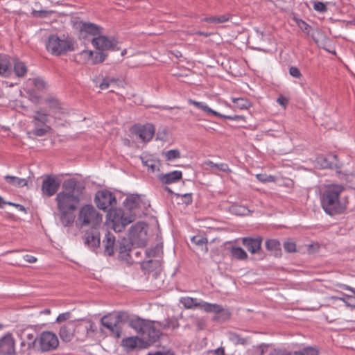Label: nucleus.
<instances>
[{
  "mask_svg": "<svg viewBox=\"0 0 355 355\" xmlns=\"http://www.w3.org/2000/svg\"><path fill=\"white\" fill-rule=\"evenodd\" d=\"M84 244L94 251L101 244L100 233L97 228L87 231L83 236Z\"/></svg>",
  "mask_w": 355,
  "mask_h": 355,
  "instance_id": "15",
  "label": "nucleus"
},
{
  "mask_svg": "<svg viewBox=\"0 0 355 355\" xmlns=\"http://www.w3.org/2000/svg\"><path fill=\"white\" fill-rule=\"evenodd\" d=\"M62 189L55 197L58 209L76 210L85 189L84 185L76 178H70L64 181Z\"/></svg>",
  "mask_w": 355,
  "mask_h": 355,
  "instance_id": "2",
  "label": "nucleus"
},
{
  "mask_svg": "<svg viewBox=\"0 0 355 355\" xmlns=\"http://www.w3.org/2000/svg\"><path fill=\"white\" fill-rule=\"evenodd\" d=\"M166 160L171 161L180 157V152L178 149L169 150L164 153Z\"/></svg>",
  "mask_w": 355,
  "mask_h": 355,
  "instance_id": "49",
  "label": "nucleus"
},
{
  "mask_svg": "<svg viewBox=\"0 0 355 355\" xmlns=\"http://www.w3.org/2000/svg\"><path fill=\"white\" fill-rule=\"evenodd\" d=\"M100 323L102 327L100 328L101 333H104L103 327L109 331L110 336L119 338L121 336L122 327L116 323V321L112 318L109 315H104L101 318Z\"/></svg>",
  "mask_w": 355,
  "mask_h": 355,
  "instance_id": "11",
  "label": "nucleus"
},
{
  "mask_svg": "<svg viewBox=\"0 0 355 355\" xmlns=\"http://www.w3.org/2000/svg\"><path fill=\"white\" fill-rule=\"evenodd\" d=\"M80 55L84 56L86 60H91L93 64L103 62L107 57V54L103 52H96L94 54L92 51L89 50L83 51Z\"/></svg>",
  "mask_w": 355,
  "mask_h": 355,
  "instance_id": "25",
  "label": "nucleus"
},
{
  "mask_svg": "<svg viewBox=\"0 0 355 355\" xmlns=\"http://www.w3.org/2000/svg\"><path fill=\"white\" fill-rule=\"evenodd\" d=\"M107 216L111 221L112 228L116 232H121L125 227L135 220V214L125 212L121 209L110 210Z\"/></svg>",
  "mask_w": 355,
  "mask_h": 355,
  "instance_id": "5",
  "label": "nucleus"
},
{
  "mask_svg": "<svg viewBox=\"0 0 355 355\" xmlns=\"http://www.w3.org/2000/svg\"><path fill=\"white\" fill-rule=\"evenodd\" d=\"M70 316H71V313L69 312L61 313L57 317L56 322H62L66 321L70 318Z\"/></svg>",
  "mask_w": 355,
  "mask_h": 355,
  "instance_id": "61",
  "label": "nucleus"
},
{
  "mask_svg": "<svg viewBox=\"0 0 355 355\" xmlns=\"http://www.w3.org/2000/svg\"><path fill=\"white\" fill-rule=\"evenodd\" d=\"M53 12L49 10H33V14L35 17L44 18L49 16Z\"/></svg>",
  "mask_w": 355,
  "mask_h": 355,
  "instance_id": "59",
  "label": "nucleus"
},
{
  "mask_svg": "<svg viewBox=\"0 0 355 355\" xmlns=\"http://www.w3.org/2000/svg\"><path fill=\"white\" fill-rule=\"evenodd\" d=\"M146 355H175V354L173 352L168 350L167 352L157 351L154 352H148Z\"/></svg>",
  "mask_w": 355,
  "mask_h": 355,
  "instance_id": "64",
  "label": "nucleus"
},
{
  "mask_svg": "<svg viewBox=\"0 0 355 355\" xmlns=\"http://www.w3.org/2000/svg\"><path fill=\"white\" fill-rule=\"evenodd\" d=\"M299 351L301 355H319L318 350L313 347H304Z\"/></svg>",
  "mask_w": 355,
  "mask_h": 355,
  "instance_id": "52",
  "label": "nucleus"
},
{
  "mask_svg": "<svg viewBox=\"0 0 355 355\" xmlns=\"http://www.w3.org/2000/svg\"><path fill=\"white\" fill-rule=\"evenodd\" d=\"M11 64L9 57L5 54H0V75L8 77L11 74Z\"/></svg>",
  "mask_w": 355,
  "mask_h": 355,
  "instance_id": "28",
  "label": "nucleus"
},
{
  "mask_svg": "<svg viewBox=\"0 0 355 355\" xmlns=\"http://www.w3.org/2000/svg\"><path fill=\"white\" fill-rule=\"evenodd\" d=\"M180 303L184 306V308L187 309H194L196 308H200L206 311H210L209 308L211 306L210 303L204 302V301H198L196 298H193L191 297H184L180 300Z\"/></svg>",
  "mask_w": 355,
  "mask_h": 355,
  "instance_id": "17",
  "label": "nucleus"
},
{
  "mask_svg": "<svg viewBox=\"0 0 355 355\" xmlns=\"http://www.w3.org/2000/svg\"><path fill=\"white\" fill-rule=\"evenodd\" d=\"M227 337L229 340L234 343L235 345H246L248 343V338H242L240 335L235 332H228Z\"/></svg>",
  "mask_w": 355,
  "mask_h": 355,
  "instance_id": "40",
  "label": "nucleus"
},
{
  "mask_svg": "<svg viewBox=\"0 0 355 355\" xmlns=\"http://www.w3.org/2000/svg\"><path fill=\"white\" fill-rule=\"evenodd\" d=\"M337 155L334 154H329L327 157H320L318 158V162L320 163L322 168H331L336 166Z\"/></svg>",
  "mask_w": 355,
  "mask_h": 355,
  "instance_id": "31",
  "label": "nucleus"
},
{
  "mask_svg": "<svg viewBox=\"0 0 355 355\" xmlns=\"http://www.w3.org/2000/svg\"><path fill=\"white\" fill-rule=\"evenodd\" d=\"M191 242L195 245L201 248V251L204 253H207L208 252L207 243L208 240L206 237L197 235L194 236L191 239Z\"/></svg>",
  "mask_w": 355,
  "mask_h": 355,
  "instance_id": "39",
  "label": "nucleus"
},
{
  "mask_svg": "<svg viewBox=\"0 0 355 355\" xmlns=\"http://www.w3.org/2000/svg\"><path fill=\"white\" fill-rule=\"evenodd\" d=\"M178 197H181L182 203L186 205H190L192 202V194L191 193H185L183 195H180L178 193L175 194Z\"/></svg>",
  "mask_w": 355,
  "mask_h": 355,
  "instance_id": "57",
  "label": "nucleus"
},
{
  "mask_svg": "<svg viewBox=\"0 0 355 355\" xmlns=\"http://www.w3.org/2000/svg\"><path fill=\"white\" fill-rule=\"evenodd\" d=\"M32 82L37 91L42 92L46 87V83L41 78H35L32 80Z\"/></svg>",
  "mask_w": 355,
  "mask_h": 355,
  "instance_id": "51",
  "label": "nucleus"
},
{
  "mask_svg": "<svg viewBox=\"0 0 355 355\" xmlns=\"http://www.w3.org/2000/svg\"><path fill=\"white\" fill-rule=\"evenodd\" d=\"M58 217L60 223L64 227H70L71 226L75 221L76 215L74 211L76 210H71V209H58Z\"/></svg>",
  "mask_w": 355,
  "mask_h": 355,
  "instance_id": "23",
  "label": "nucleus"
},
{
  "mask_svg": "<svg viewBox=\"0 0 355 355\" xmlns=\"http://www.w3.org/2000/svg\"><path fill=\"white\" fill-rule=\"evenodd\" d=\"M188 102L189 104L193 105L197 108H198L208 114H213L216 116H218L220 118H223V119H227L234 120V121H244V119H245V117L242 115L235 114V115L231 116V115L222 114L216 111L213 110L212 109H211L209 107H208L207 105H205L202 102L196 101L192 99H189Z\"/></svg>",
  "mask_w": 355,
  "mask_h": 355,
  "instance_id": "14",
  "label": "nucleus"
},
{
  "mask_svg": "<svg viewBox=\"0 0 355 355\" xmlns=\"http://www.w3.org/2000/svg\"><path fill=\"white\" fill-rule=\"evenodd\" d=\"M13 70L17 77L23 78L27 73V67L24 62L17 58H15L13 60Z\"/></svg>",
  "mask_w": 355,
  "mask_h": 355,
  "instance_id": "32",
  "label": "nucleus"
},
{
  "mask_svg": "<svg viewBox=\"0 0 355 355\" xmlns=\"http://www.w3.org/2000/svg\"><path fill=\"white\" fill-rule=\"evenodd\" d=\"M157 325L162 329H175L179 327L180 324L175 318H166L163 321H155Z\"/></svg>",
  "mask_w": 355,
  "mask_h": 355,
  "instance_id": "35",
  "label": "nucleus"
},
{
  "mask_svg": "<svg viewBox=\"0 0 355 355\" xmlns=\"http://www.w3.org/2000/svg\"><path fill=\"white\" fill-rule=\"evenodd\" d=\"M134 132L142 141H149L154 135L155 127L153 125L149 123L144 125H135L134 127Z\"/></svg>",
  "mask_w": 355,
  "mask_h": 355,
  "instance_id": "18",
  "label": "nucleus"
},
{
  "mask_svg": "<svg viewBox=\"0 0 355 355\" xmlns=\"http://www.w3.org/2000/svg\"><path fill=\"white\" fill-rule=\"evenodd\" d=\"M313 9L320 12H325L327 10V3L321 1H314Z\"/></svg>",
  "mask_w": 355,
  "mask_h": 355,
  "instance_id": "53",
  "label": "nucleus"
},
{
  "mask_svg": "<svg viewBox=\"0 0 355 355\" xmlns=\"http://www.w3.org/2000/svg\"><path fill=\"white\" fill-rule=\"evenodd\" d=\"M140 159L144 166L150 172H155L157 168V161L148 155H141Z\"/></svg>",
  "mask_w": 355,
  "mask_h": 355,
  "instance_id": "37",
  "label": "nucleus"
},
{
  "mask_svg": "<svg viewBox=\"0 0 355 355\" xmlns=\"http://www.w3.org/2000/svg\"><path fill=\"white\" fill-rule=\"evenodd\" d=\"M15 354V340L10 334L0 338V354L13 355Z\"/></svg>",
  "mask_w": 355,
  "mask_h": 355,
  "instance_id": "19",
  "label": "nucleus"
},
{
  "mask_svg": "<svg viewBox=\"0 0 355 355\" xmlns=\"http://www.w3.org/2000/svg\"><path fill=\"white\" fill-rule=\"evenodd\" d=\"M59 340L55 334L46 331L42 332L38 337L37 352H49L57 349Z\"/></svg>",
  "mask_w": 355,
  "mask_h": 355,
  "instance_id": "7",
  "label": "nucleus"
},
{
  "mask_svg": "<svg viewBox=\"0 0 355 355\" xmlns=\"http://www.w3.org/2000/svg\"><path fill=\"white\" fill-rule=\"evenodd\" d=\"M283 246L285 251H286L288 253L294 252L296 250V245L293 241H285L283 244Z\"/></svg>",
  "mask_w": 355,
  "mask_h": 355,
  "instance_id": "54",
  "label": "nucleus"
},
{
  "mask_svg": "<svg viewBox=\"0 0 355 355\" xmlns=\"http://www.w3.org/2000/svg\"><path fill=\"white\" fill-rule=\"evenodd\" d=\"M35 114L33 116V123L35 127H39L40 125H47L46 123L49 122V115L42 110L35 111Z\"/></svg>",
  "mask_w": 355,
  "mask_h": 355,
  "instance_id": "30",
  "label": "nucleus"
},
{
  "mask_svg": "<svg viewBox=\"0 0 355 355\" xmlns=\"http://www.w3.org/2000/svg\"><path fill=\"white\" fill-rule=\"evenodd\" d=\"M78 322L75 320H70L61 326L59 331V336L63 342H70L78 332Z\"/></svg>",
  "mask_w": 355,
  "mask_h": 355,
  "instance_id": "13",
  "label": "nucleus"
},
{
  "mask_svg": "<svg viewBox=\"0 0 355 355\" xmlns=\"http://www.w3.org/2000/svg\"><path fill=\"white\" fill-rule=\"evenodd\" d=\"M265 245L268 251H270L276 257L282 256L281 244L277 239H268L266 241Z\"/></svg>",
  "mask_w": 355,
  "mask_h": 355,
  "instance_id": "29",
  "label": "nucleus"
},
{
  "mask_svg": "<svg viewBox=\"0 0 355 355\" xmlns=\"http://www.w3.org/2000/svg\"><path fill=\"white\" fill-rule=\"evenodd\" d=\"M230 252L232 256L238 260H245L248 258L246 252L241 247H232Z\"/></svg>",
  "mask_w": 355,
  "mask_h": 355,
  "instance_id": "42",
  "label": "nucleus"
},
{
  "mask_svg": "<svg viewBox=\"0 0 355 355\" xmlns=\"http://www.w3.org/2000/svg\"><path fill=\"white\" fill-rule=\"evenodd\" d=\"M116 80L114 78H103L102 82L99 85V87L101 89H108L109 86L111 83H115Z\"/></svg>",
  "mask_w": 355,
  "mask_h": 355,
  "instance_id": "56",
  "label": "nucleus"
},
{
  "mask_svg": "<svg viewBox=\"0 0 355 355\" xmlns=\"http://www.w3.org/2000/svg\"><path fill=\"white\" fill-rule=\"evenodd\" d=\"M235 106L240 110L248 109L250 106V103L248 100L243 98H236L232 99Z\"/></svg>",
  "mask_w": 355,
  "mask_h": 355,
  "instance_id": "45",
  "label": "nucleus"
},
{
  "mask_svg": "<svg viewBox=\"0 0 355 355\" xmlns=\"http://www.w3.org/2000/svg\"><path fill=\"white\" fill-rule=\"evenodd\" d=\"M109 315L111 316L112 319L115 320L119 325H121L128 318V313L124 311H120L116 314H109Z\"/></svg>",
  "mask_w": 355,
  "mask_h": 355,
  "instance_id": "47",
  "label": "nucleus"
},
{
  "mask_svg": "<svg viewBox=\"0 0 355 355\" xmlns=\"http://www.w3.org/2000/svg\"><path fill=\"white\" fill-rule=\"evenodd\" d=\"M144 223H137L130 228L129 234L132 239L141 236L144 232Z\"/></svg>",
  "mask_w": 355,
  "mask_h": 355,
  "instance_id": "43",
  "label": "nucleus"
},
{
  "mask_svg": "<svg viewBox=\"0 0 355 355\" xmlns=\"http://www.w3.org/2000/svg\"><path fill=\"white\" fill-rule=\"evenodd\" d=\"M262 238L257 236L256 238L245 237L242 239V244L252 254L259 253L261 250Z\"/></svg>",
  "mask_w": 355,
  "mask_h": 355,
  "instance_id": "22",
  "label": "nucleus"
},
{
  "mask_svg": "<svg viewBox=\"0 0 355 355\" xmlns=\"http://www.w3.org/2000/svg\"><path fill=\"white\" fill-rule=\"evenodd\" d=\"M80 34L83 37H87V35L97 37L101 33V27L93 23H82L80 27Z\"/></svg>",
  "mask_w": 355,
  "mask_h": 355,
  "instance_id": "24",
  "label": "nucleus"
},
{
  "mask_svg": "<svg viewBox=\"0 0 355 355\" xmlns=\"http://www.w3.org/2000/svg\"><path fill=\"white\" fill-rule=\"evenodd\" d=\"M293 20L297 24V26L305 33L307 35L309 34V32L312 29L311 26L309 25L306 21L304 20L299 19L296 17H293Z\"/></svg>",
  "mask_w": 355,
  "mask_h": 355,
  "instance_id": "46",
  "label": "nucleus"
},
{
  "mask_svg": "<svg viewBox=\"0 0 355 355\" xmlns=\"http://www.w3.org/2000/svg\"><path fill=\"white\" fill-rule=\"evenodd\" d=\"M103 215L92 205H85L80 207L76 220L78 228L90 227L97 228L102 223Z\"/></svg>",
  "mask_w": 355,
  "mask_h": 355,
  "instance_id": "3",
  "label": "nucleus"
},
{
  "mask_svg": "<svg viewBox=\"0 0 355 355\" xmlns=\"http://www.w3.org/2000/svg\"><path fill=\"white\" fill-rule=\"evenodd\" d=\"M230 18L231 15L226 14L218 17H206L204 21L208 23L221 24L227 21Z\"/></svg>",
  "mask_w": 355,
  "mask_h": 355,
  "instance_id": "44",
  "label": "nucleus"
},
{
  "mask_svg": "<svg viewBox=\"0 0 355 355\" xmlns=\"http://www.w3.org/2000/svg\"><path fill=\"white\" fill-rule=\"evenodd\" d=\"M5 180L8 183L15 187H23L27 185V180L24 178L8 175L5 176Z\"/></svg>",
  "mask_w": 355,
  "mask_h": 355,
  "instance_id": "41",
  "label": "nucleus"
},
{
  "mask_svg": "<svg viewBox=\"0 0 355 355\" xmlns=\"http://www.w3.org/2000/svg\"><path fill=\"white\" fill-rule=\"evenodd\" d=\"M210 306L209 309L211 310L206 312L216 313L212 318L214 321L224 322L230 318V312L227 309H224L221 305L210 303Z\"/></svg>",
  "mask_w": 355,
  "mask_h": 355,
  "instance_id": "21",
  "label": "nucleus"
},
{
  "mask_svg": "<svg viewBox=\"0 0 355 355\" xmlns=\"http://www.w3.org/2000/svg\"><path fill=\"white\" fill-rule=\"evenodd\" d=\"M205 164L207 166H210L211 168H216L219 171L223 172H231V170L229 168L228 165L225 163L216 164L214 163L212 161H207Z\"/></svg>",
  "mask_w": 355,
  "mask_h": 355,
  "instance_id": "48",
  "label": "nucleus"
},
{
  "mask_svg": "<svg viewBox=\"0 0 355 355\" xmlns=\"http://www.w3.org/2000/svg\"><path fill=\"white\" fill-rule=\"evenodd\" d=\"M45 102L49 104V107L53 113H60L62 112L61 103L55 97L49 96L45 99Z\"/></svg>",
  "mask_w": 355,
  "mask_h": 355,
  "instance_id": "38",
  "label": "nucleus"
},
{
  "mask_svg": "<svg viewBox=\"0 0 355 355\" xmlns=\"http://www.w3.org/2000/svg\"><path fill=\"white\" fill-rule=\"evenodd\" d=\"M258 180H259L261 182L266 183V182H273L275 180V178L272 175H268L266 174H257L256 175Z\"/></svg>",
  "mask_w": 355,
  "mask_h": 355,
  "instance_id": "55",
  "label": "nucleus"
},
{
  "mask_svg": "<svg viewBox=\"0 0 355 355\" xmlns=\"http://www.w3.org/2000/svg\"><path fill=\"white\" fill-rule=\"evenodd\" d=\"M44 128L35 127L33 131V133L34 134V135H35L37 137H43L44 135H46V134H48L51 131V128L50 126H49V125H44Z\"/></svg>",
  "mask_w": 355,
  "mask_h": 355,
  "instance_id": "50",
  "label": "nucleus"
},
{
  "mask_svg": "<svg viewBox=\"0 0 355 355\" xmlns=\"http://www.w3.org/2000/svg\"><path fill=\"white\" fill-rule=\"evenodd\" d=\"M148 322L140 318H136L129 321V325L141 335Z\"/></svg>",
  "mask_w": 355,
  "mask_h": 355,
  "instance_id": "33",
  "label": "nucleus"
},
{
  "mask_svg": "<svg viewBox=\"0 0 355 355\" xmlns=\"http://www.w3.org/2000/svg\"><path fill=\"white\" fill-rule=\"evenodd\" d=\"M198 330L200 331L205 329L206 325V320L202 318H196L194 321Z\"/></svg>",
  "mask_w": 355,
  "mask_h": 355,
  "instance_id": "58",
  "label": "nucleus"
},
{
  "mask_svg": "<svg viewBox=\"0 0 355 355\" xmlns=\"http://www.w3.org/2000/svg\"><path fill=\"white\" fill-rule=\"evenodd\" d=\"M289 74L296 78H300L302 77V73L300 69L297 67H291L289 68Z\"/></svg>",
  "mask_w": 355,
  "mask_h": 355,
  "instance_id": "60",
  "label": "nucleus"
},
{
  "mask_svg": "<svg viewBox=\"0 0 355 355\" xmlns=\"http://www.w3.org/2000/svg\"><path fill=\"white\" fill-rule=\"evenodd\" d=\"M182 178V173L180 171H173L170 173L162 174L159 180L164 184H170L178 182Z\"/></svg>",
  "mask_w": 355,
  "mask_h": 355,
  "instance_id": "26",
  "label": "nucleus"
},
{
  "mask_svg": "<svg viewBox=\"0 0 355 355\" xmlns=\"http://www.w3.org/2000/svg\"><path fill=\"white\" fill-rule=\"evenodd\" d=\"M97 331V327L94 322L92 320H87L85 325L78 322V332L85 333V337L90 336V333H95Z\"/></svg>",
  "mask_w": 355,
  "mask_h": 355,
  "instance_id": "34",
  "label": "nucleus"
},
{
  "mask_svg": "<svg viewBox=\"0 0 355 355\" xmlns=\"http://www.w3.org/2000/svg\"><path fill=\"white\" fill-rule=\"evenodd\" d=\"M60 186V182L54 175H48L42 181V193L48 197L53 196L57 193Z\"/></svg>",
  "mask_w": 355,
  "mask_h": 355,
  "instance_id": "12",
  "label": "nucleus"
},
{
  "mask_svg": "<svg viewBox=\"0 0 355 355\" xmlns=\"http://www.w3.org/2000/svg\"><path fill=\"white\" fill-rule=\"evenodd\" d=\"M21 351L23 353L30 354L37 350L38 337H36V332L33 329H25L21 334Z\"/></svg>",
  "mask_w": 355,
  "mask_h": 355,
  "instance_id": "8",
  "label": "nucleus"
},
{
  "mask_svg": "<svg viewBox=\"0 0 355 355\" xmlns=\"http://www.w3.org/2000/svg\"><path fill=\"white\" fill-rule=\"evenodd\" d=\"M74 40L69 37H58L57 35H50L46 41V50L54 55L65 54L68 51H73Z\"/></svg>",
  "mask_w": 355,
  "mask_h": 355,
  "instance_id": "4",
  "label": "nucleus"
},
{
  "mask_svg": "<svg viewBox=\"0 0 355 355\" xmlns=\"http://www.w3.org/2000/svg\"><path fill=\"white\" fill-rule=\"evenodd\" d=\"M124 205L128 210V213H131L132 210L137 208L139 205V198L137 195H130L126 198L124 201Z\"/></svg>",
  "mask_w": 355,
  "mask_h": 355,
  "instance_id": "36",
  "label": "nucleus"
},
{
  "mask_svg": "<svg viewBox=\"0 0 355 355\" xmlns=\"http://www.w3.org/2000/svg\"><path fill=\"white\" fill-rule=\"evenodd\" d=\"M344 187L340 184L329 185L320 195V204L324 211L330 216L343 214L347 209V197L341 198Z\"/></svg>",
  "mask_w": 355,
  "mask_h": 355,
  "instance_id": "1",
  "label": "nucleus"
},
{
  "mask_svg": "<svg viewBox=\"0 0 355 355\" xmlns=\"http://www.w3.org/2000/svg\"><path fill=\"white\" fill-rule=\"evenodd\" d=\"M232 209L235 214L239 215H245L246 211H249L247 208L241 206H234Z\"/></svg>",
  "mask_w": 355,
  "mask_h": 355,
  "instance_id": "62",
  "label": "nucleus"
},
{
  "mask_svg": "<svg viewBox=\"0 0 355 355\" xmlns=\"http://www.w3.org/2000/svg\"><path fill=\"white\" fill-rule=\"evenodd\" d=\"M131 250V243L128 240L123 238L117 241L116 252L119 253L120 258L124 259L129 256V252Z\"/></svg>",
  "mask_w": 355,
  "mask_h": 355,
  "instance_id": "27",
  "label": "nucleus"
},
{
  "mask_svg": "<svg viewBox=\"0 0 355 355\" xmlns=\"http://www.w3.org/2000/svg\"><path fill=\"white\" fill-rule=\"evenodd\" d=\"M92 44L96 49L101 52L107 50L116 51L120 49V48L117 46V40L114 38H110L104 35H99L97 37H94L92 40Z\"/></svg>",
  "mask_w": 355,
  "mask_h": 355,
  "instance_id": "9",
  "label": "nucleus"
},
{
  "mask_svg": "<svg viewBox=\"0 0 355 355\" xmlns=\"http://www.w3.org/2000/svg\"><path fill=\"white\" fill-rule=\"evenodd\" d=\"M94 203L98 209L108 213L116 205V199L111 191L101 190L95 194Z\"/></svg>",
  "mask_w": 355,
  "mask_h": 355,
  "instance_id": "6",
  "label": "nucleus"
},
{
  "mask_svg": "<svg viewBox=\"0 0 355 355\" xmlns=\"http://www.w3.org/2000/svg\"><path fill=\"white\" fill-rule=\"evenodd\" d=\"M103 247V254L105 256L112 257L116 252L117 241H116L115 236L107 232L102 241Z\"/></svg>",
  "mask_w": 355,
  "mask_h": 355,
  "instance_id": "16",
  "label": "nucleus"
},
{
  "mask_svg": "<svg viewBox=\"0 0 355 355\" xmlns=\"http://www.w3.org/2000/svg\"><path fill=\"white\" fill-rule=\"evenodd\" d=\"M277 102L280 105H282V107H284V108H286V107L288 105V98L284 96H282L280 95L277 99Z\"/></svg>",
  "mask_w": 355,
  "mask_h": 355,
  "instance_id": "63",
  "label": "nucleus"
},
{
  "mask_svg": "<svg viewBox=\"0 0 355 355\" xmlns=\"http://www.w3.org/2000/svg\"><path fill=\"white\" fill-rule=\"evenodd\" d=\"M155 321H149L140 335L141 340L146 342L147 347L156 342L161 336V332L157 329Z\"/></svg>",
  "mask_w": 355,
  "mask_h": 355,
  "instance_id": "10",
  "label": "nucleus"
},
{
  "mask_svg": "<svg viewBox=\"0 0 355 355\" xmlns=\"http://www.w3.org/2000/svg\"><path fill=\"white\" fill-rule=\"evenodd\" d=\"M121 344L127 352H131L137 347L140 349L147 348L146 342L141 340V338L137 336H130L123 338Z\"/></svg>",
  "mask_w": 355,
  "mask_h": 355,
  "instance_id": "20",
  "label": "nucleus"
}]
</instances>
